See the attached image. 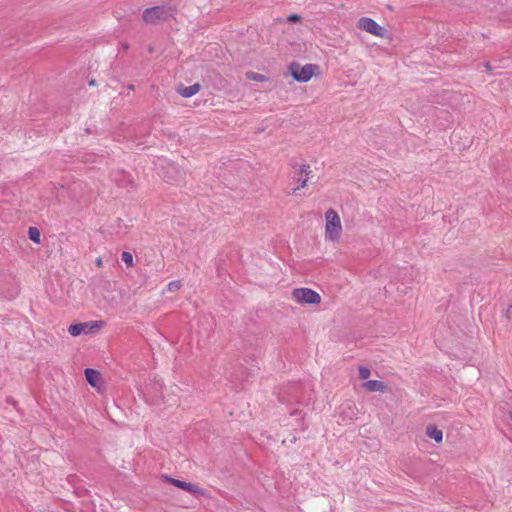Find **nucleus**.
<instances>
[{"instance_id":"6","label":"nucleus","mask_w":512,"mask_h":512,"mask_svg":"<svg viewBox=\"0 0 512 512\" xmlns=\"http://www.w3.org/2000/svg\"><path fill=\"white\" fill-rule=\"evenodd\" d=\"M357 28L373 36L383 38L386 30L370 17H361L357 22Z\"/></svg>"},{"instance_id":"3","label":"nucleus","mask_w":512,"mask_h":512,"mask_svg":"<svg viewBox=\"0 0 512 512\" xmlns=\"http://www.w3.org/2000/svg\"><path fill=\"white\" fill-rule=\"evenodd\" d=\"M288 70L292 78L301 83L310 81L313 77L320 74V67L317 64H306L301 65L298 62H291L288 66Z\"/></svg>"},{"instance_id":"19","label":"nucleus","mask_w":512,"mask_h":512,"mask_svg":"<svg viewBox=\"0 0 512 512\" xmlns=\"http://www.w3.org/2000/svg\"><path fill=\"white\" fill-rule=\"evenodd\" d=\"M289 19L293 20V21H296V20H299L300 17L298 15H291Z\"/></svg>"},{"instance_id":"12","label":"nucleus","mask_w":512,"mask_h":512,"mask_svg":"<svg viewBox=\"0 0 512 512\" xmlns=\"http://www.w3.org/2000/svg\"><path fill=\"white\" fill-rule=\"evenodd\" d=\"M295 169L298 176L309 177L312 174L311 166L306 162L296 165Z\"/></svg>"},{"instance_id":"4","label":"nucleus","mask_w":512,"mask_h":512,"mask_svg":"<svg viewBox=\"0 0 512 512\" xmlns=\"http://www.w3.org/2000/svg\"><path fill=\"white\" fill-rule=\"evenodd\" d=\"M291 299L299 305H318L322 301L318 292L307 287L294 288L291 291Z\"/></svg>"},{"instance_id":"16","label":"nucleus","mask_w":512,"mask_h":512,"mask_svg":"<svg viewBox=\"0 0 512 512\" xmlns=\"http://www.w3.org/2000/svg\"><path fill=\"white\" fill-rule=\"evenodd\" d=\"M122 260L128 267H132L134 265L133 256L130 252H123Z\"/></svg>"},{"instance_id":"13","label":"nucleus","mask_w":512,"mask_h":512,"mask_svg":"<svg viewBox=\"0 0 512 512\" xmlns=\"http://www.w3.org/2000/svg\"><path fill=\"white\" fill-rule=\"evenodd\" d=\"M28 236L31 241L36 244H40L41 242V233L40 230L36 227H30L28 230Z\"/></svg>"},{"instance_id":"11","label":"nucleus","mask_w":512,"mask_h":512,"mask_svg":"<svg viewBox=\"0 0 512 512\" xmlns=\"http://www.w3.org/2000/svg\"><path fill=\"white\" fill-rule=\"evenodd\" d=\"M362 386L369 392H384L386 390L385 384L378 380H369L363 383Z\"/></svg>"},{"instance_id":"21","label":"nucleus","mask_w":512,"mask_h":512,"mask_svg":"<svg viewBox=\"0 0 512 512\" xmlns=\"http://www.w3.org/2000/svg\"><path fill=\"white\" fill-rule=\"evenodd\" d=\"M509 417H510V419L512 420V410H511V411H510V413H509Z\"/></svg>"},{"instance_id":"2","label":"nucleus","mask_w":512,"mask_h":512,"mask_svg":"<svg viewBox=\"0 0 512 512\" xmlns=\"http://www.w3.org/2000/svg\"><path fill=\"white\" fill-rule=\"evenodd\" d=\"M176 10L170 5L147 8L142 13V20L149 25H157L174 18Z\"/></svg>"},{"instance_id":"18","label":"nucleus","mask_w":512,"mask_h":512,"mask_svg":"<svg viewBox=\"0 0 512 512\" xmlns=\"http://www.w3.org/2000/svg\"><path fill=\"white\" fill-rule=\"evenodd\" d=\"M308 178L309 177H302V176H299L298 177V182H299V186L297 188H295V190H299V189H304L307 187L308 185Z\"/></svg>"},{"instance_id":"10","label":"nucleus","mask_w":512,"mask_h":512,"mask_svg":"<svg viewBox=\"0 0 512 512\" xmlns=\"http://www.w3.org/2000/svg\"><path fill=\"white\" fill-rule=\"evenodd\" d=\"M201 89L200 84L195 83L191 86H180L177 88V92L184 98H190L196 95Z\"/></svg>"},{"instance_id":"15","label":"nucleus","mask_w":512,"mask_h":512,"mask_svg":"<svg viewBox=\"0 0 512 512\" xmlns=\"http://www.w3.org/2000/svg\"><path fill=\"white\" fill-rule=\"evenodd\" d=\"M182 287V283L179 280L171 281L168 283L166 290L168 292H177Z\"/></svg>"},{"instance_id":"8","label":"nucleus","mask_w":512,"mask_h":512,"mask_svg":"<svg viewBox=\"0 0 512 512\" xmlns=\"http://www.w3.org/2000/svg\"><path fill=\"white\" fill-rule=\"evenodd\" d=\"M85 377L87 382L97 390L101 389L102 377L99 371L87 368L85 370Z\"/></svg>"},{"instance_id":"7","label":"nucleus","mask_w":512,"mask_h":512,"mask_svg":"<svg viewBox=\"0 0 512 512\" xmlns=\"http://www.w3.org/2000/svg\"><path fill=\"white\" fill-rule=\"evenodd\" d=\"M166 479L172 485H174V486H176V487H178V488H180L182 490H185V491H187L189 493L197 494V495H201V496L206 495L205 490L202 489L201 487H199L196 484L185 482V481H182V480H179V479H174V478H171V477H166Z\"/></svg>"},{"instance_id":"17","label":"nucleus","mask_w":512,"mask_h":512,"mask_svg":"<svg viewBox=\"0 0 512 512\" xmlns=\"http://www.w3.org/2000/svg\"><path fill=\"white\" fill-rule=\"evenodd\" d=\"M371 371L368 367L360 366L359 367V378L361 380H366L370 377Z\"/></svg>"},{"instance_id":"14","label":"nucleus","mask_w":512,"mask_h":512,"mask_svg":"<svg viewBox=\"0 0 512 512\" xmlns=\"http://www.w3.org/2000/svg\"><path fill=\"white\" fill-rule=\"evenodd\" d=\"M246 78L249 80H252V81H256V82H266L268 80V78L265 75L254 72V71L247 72Z\"/></svg>"},{"instance_id":"1","label":"nucleus","mask_w":512,"mask_h":512,"mask_svg":"<svg viewBox=\"0 0 512 512\" xmlns=\"http://www.w3.org/2000/svg\"><path fill=\"white\" fill-rule=\"evenodd\" d=\"M344 234V226L340 214L333 208L324 213V240L327 243L339 244Z\"/></svg>"},{"instance_id":"20","label":"nucleus","mask_w":512,"mask_h":512,"mask_svg":"<svg viewBox=\"0 0 512 512\" xmlns=\"http://www.w3.org/2000/svg\"><path fill=\"white\" fill-rule=\"evenodd\" d=\"M102 264H103L102 259H101V258H98V259L96 260V265H97L98 267H101V266H102Z\"/></svg>"},{"instance_id":"9","label":"nucleus","mask_w":512,"mask_h":512,"mask_svg":"<svg viewBox=\"0 0 512 512\" xmlns=\"http://www.w3.org/2000/svg\"><path fill=\"white\" fill-rule=\"evenodd\" d=\"M425 434L428 438L434 440L436 443H441L443 441V432L435 424L427 425Z\"/></svg>"},{"instance_id":"5","label":"nucleus","mask_w":512,"mask_h":512,"mask_svg":"<svg viewBox=\"0 0 512 512\" xmlns=\"http://www.w3.org/2000/svg\"><path fill=\"white\" fill-rule=\"evenodd\" d=\"M105 325L104 321L96 320L84 323L72 324L68 327V332L71 336L77 337L81 334H90L98 332Z\"/></svg>"}]
</instances>
